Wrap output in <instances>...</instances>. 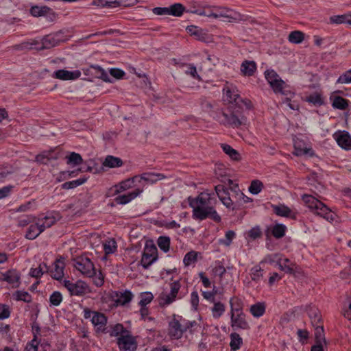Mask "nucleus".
<instances>
[{
  "label": "nucleus",
  "instance_id": "nucleus-20",
  "mask_svg": "<svg viewBox=\"0 0 351 351\" xmlns=\"http://www.w3.org/2000/svg\"><path fill=\"white\" fill-rule=\"evenodd\" d=\"M293 154L298 156H301L303 155L312 156L313 154V151L311 148L305 146L304 143L302 141L296 139L294 141Z\"/></svg>",
  "mask_w": 351,
  "mask_h": 351
},
{
  "label": "nucleus",
  "instance_id": "nucleus-46",
  "mask_svg": "<svg viewBox=\"0 0 351 351\" xmlns=\"http://www.w3.org/2000/svg\"><path fill=\"white\" fill-rule=\"evenodd\" d=\"M169 8V15L180 16L184 11V7L180 3H175Z\"/></svg>",
  "mask_w": 351,
  "mask_h": 351
},
{
  "label": "nucleus",
  "instance_id": "nucleus-56",
  "mask_svg": "<svg viewBox=\"0 0 351 351\" xmlns=\"http://www.w3.org/2000/svg\"><path fill=\"white\" fill-rule=\"evenodd\" d=\"M49 301L51 304L53 306H58L62 301V296L60 292L59 291H54L52 293V294L50 295Z\"/></svg>",
  "mask_w": 351,
  "mask_h": 351
},
{
  "label": "nucleus",
  "instance_id": "nucleus-14",
  "mask_svg": "<svg viewBox=\"0 0 351 351\" xmlns=\"http://www.w3.org/2000/svg\"><path fill=\"white\" fill-rule=\"evenodd\" d=\"M157 249L154 245L146 246L141 261V265L147 269L156 260Z\"/></svg>",
  "mask_w": 351,
  "mask_h": 351
},
{
  "label": "nucleus",
  "instance_id": "nucleus-26",
  "mask_svg": "<svg viewBox=\"0 0 351 351\" xmlns=\"http://www.w3.org/2000/svg\"><path fill=\"white\" fill-rule=\"evenodd\" d=\"M277 264L280 270L285 271L287 274H294V267L295 265L290 261L289 258H278Z\"/></svg>",
  "mask_w": 351,
  "mask_h": 351
},
{
  "label": "nucleus",
  "instance_id": "nucleus-52",
  "mask_svg": "<svg viewBox=\"0 0 351 351\" xmlns=\"http://www.w3.org/2000/svg\"><path fill=\"white\" fill-rule=\"evenodd\" d=\"M158 245L165 252L169 250L170 239L167 237H160L158 239Z\"/></svg>",
  "mask_w": 351,
  "mask_h": 351
},
{
  "label": "nucleus",
  "instance_id": "nucleus-57",
  "mask_svg": "<svg viewBox=\"0 0 351 351\" xmlns=\"http://www.w3.org/2000/svg\"><path fill=\"white\" fill-rule=\"evenodd\" d=\"M306 101L314 105H321L323 103L321 95L317 93L307 97Z\"/></svg>",
  "mask_w": 351,
  "mask_h": 351
},
{
  "label": "nucleus",
  "instance_id": "nucleus-60",
  "mask_svg": "<svg viewBox=\"0 0 351 351\" xmlns=\"http://www.w3.org/2000/svg\"><path fill=\"white\" fill-rule=\"evenodd\" d=\"M262 235V232L258 226L253 227L248 231V237L252 239L255 240L258 238H260Z\"/></svg>",
  "mask_w": 351,
  "mask_h": 351
},
{
  "label": "nucleus",
  "instance_id": "nucleus-30",
  "mask_svg": "<svg viewBox=\"0 0 351 351\" xmlns=\"http://www.w3.org/2000/svg\"><path fill=\"white\" fill-rule=\"evenodd\" d=\"M265 308L264 302H257L250 306V311L254 317H260L265 313Z\"/></svg>",
  "mask_w": 351,
  "mask_h": 351
},
{
  "label": "nucleus",
  "instance_id": "nucleus-58",
  "mask_svg": "<svg viewBox=\"0 0 351 351\" xmlns=\"http://www.w3.org/2000/svg\"><path fill=\"white\" fill-rule=\"evenodd\" d=\"M40 219H43V222L45 223V226L50 228L58 221V215H57V217H56L53 214H49L43 218Z\"/></svg>",
  "mask_w": 351,
  "mask_h": 351
},
{
  "label": "nucleus",
  "instance_id": "nucleus-41",
  "mask_svg": "<svg viewBox=\"0 0 351 351\" xmlns=\"http://www.w3.org/2000/svg\"><path fill=\"white\" fill-rule=\"evenodd\" d=\"M304 34L300 31L291 32L289 35V41L291 43L299 44L303 41Z\"/></svg>",
  "mask_w": 351,
  "mask_h": 351
},
{
  "label": "nucleus",
  "instance_id": "nucleus-40",
  "mask_svg": "<svg viewBox=\"0 0 351 351\" xmlns=\"http://www.w3.org/2000/svg\"><path fill=\"white\" fill-rule=\"evenodd\" d=\"M286 230L287 227L285 225L277 223L273 227L271 233L275 238L280 239L285 236Z\"/></svg>",
  "mask_w": 351,
  "mask_h": 351
},
{
  "label": "nucleus",
  "instance_id": "nucleus-43",
  "mask_svg": "<svg viewBox=\"0 0 351 351\" xmlns=\"http://www.w3.org/2000/svg\"><path fill=\"white\" fill-rule=\"evenodd\" d=\"M40 234V231H38V227L36 223L32 224L28 228L25 234V238L29 240L36 239Z\"/></svg>",
  "mask_w": 351,
  "mask_h": 351
},
{
  "label": "nucleus",
  "instance_id": "nucleus-4",
  "mask_svg": "<svg viewBox=\"0 0 351 351\" xmlns=\"http://www.w3.org/2000/svg\"><path fill=\"white\" fill-rule=\"evenodd\" d=\"M302 199L305 205L315 214L322 217L326 220H333L331 210L324 203L310 195H304Z\"/></svg>",
  "mask_w": 351,
  "mask_h": 351
},
{
  "label": "nucleus",
  "instance_id": "nucleus-7",
  "mask_svg": "<svg viewBox=\"0 0 351 351\" xmlns=\"http://www.w3.org/2000/svg\"><path fill=\"white\" fill-rule=\"evenodd\" d=\"M181 285L178 280L170 283V291H162L158 299L159 304L162 307L169 306L178 298V293Z\"/></svg>",
  "mask_w": 351,
  "mask_h": 351
},
{
  "label": "nucleus",
  "instance_id": "nucleus-13",
  "mask_svg": "<svg viewBox=\"0 0 351 351\" xmlns=\"http://www.w3.org/2000/svg\"><path fill=\"white\" fill-rule=\"evenodd\" d=\"M0 280L8 282L12 288H18L21 285V273L14 269L1 272Z\"/></svg>",
  "mask_w": 351,
  "mask_h": 351
},
{
  "label": "nucleus",
  "instance_id": "nucleus-22",
  "mask_svg": "<svg viewBox=\"0 0 351 351\" xmlns=\"http://www.w3.org/2000/svg\"><path fill=\"white\" fill-rule=\"evenodd\" d=\"M272 210L274 213L278 216L285 217H295V213L291 209L284 204L272 205Z\"/></svg>",
  "mask_w": 351,
  "mask_h": 351
},
{
  "label": "nucleus",
  "instance_id": "nucleus-16",
  "mask_svg": "<svg viewBox=\"0 0 351 351\" xmlns=\"http://www.w3.org/2000/svg\"><path fill=\"white\" fill-rule=\"evenodd\" d=\"M91 313L93 314L91 322L96 328V330L98 332H107L106 331V326L107 324V317L106 315L99 312H92Z\"/></svg>",
  "mask_w": 351,
  "mask_h": 351
},
{
  "label": "nucleus",
  "instance_id": "nucleus-48",
  "mask_svg": "<svg viewBox=\"0 0 351 351\" xmlns=\"http://www.w3.org/2000/svg\"><path fill=\"white\" fill-rule=\"evenodd\" d=\"M106 254L114 253L117 250V243L114 239H108L103 245Z\"/></svg>",
  "mask_w": 351,
  "mask_h": 351
},
{
  "label": "nucleus",
  "instance_id": "nucleus-37",
  "mask_svg": "<svg viewBox=\"0 0 351 351\" xmlns=\"http://www.w3.org/2000/svg\"><path fill=\"white\" fill-rule=\"evenodd\" d=\"M223 151L228 155L231 159L234 160H239L240 159L239 153L231 146L227 144H221V145Z\"/></svg>",
  "mask_w": 351,
  "mask_h": 351
},
{
  "label": "nucleus",
  "instance_id": "nucleus-29",
  "mask_svg": "<svg viewBox=\"0 0 351 351\" xmlns=\"http://www.w3.org/2000/svg\"><path fill=\"white\" fill-rule=\"evenodd\" d=\"M169 334L176 339L182 336V330L179 321L173 319L169 323Z\"/></svg>",
  "mask_w": 351,
  "mask_h": 351
},
{
  "label": "nucleus",
  "instance_id": "nucleus-44",
  "mask_svg": "<svg viewBox=\"0 0 351 351\" xmlns=\"http://www.w3.org/2000/svg\"><path fill=\"white\" fill-rule=\"evenodd\" d=\"M250 276L253 281L259 282L263 278V270L258 265L253 267L250 269Z\"/></svg>",
  "mask_w": 351,
  "mask_h": 351
},
{
  "label": "nucleus",
  "instance_id": "nucleus-45",
  "mask_svg": "<svg viewBox=\"0 0 351 351\" xmlns=\"http://www.w3.org/2000/svg\"><path fill=\"white\" fill-rule=\"evenodd\" d=\"M332 105L335 108L344 110L348 107V104L346 99L337 96L334 98Z\"/></svg>",
  "mask_w": 351,
  "mask_h": 351
},
{
  "label": "nucleus",
  "instance_id": "nucleus-51",
  "mask_svg": "<svg viewBox=\"0 0 351 351\" xmlns=\"http://www.w3.org/2000/svg\"><path fill=\"white\" fill-rule=\"evenodd\" d=\"M67 163L73 166L78 165L82 162V156L75 152H72L66 157Z\"/></svg>",
  "mask_w": 351,
  "mask_h": 351
},
{
  "label": "nucleus",
  "instance_id": "nucleus-38",
  "mask_svg": "<svg viewBox=\"0 0 351 351\" xmlns=\"http://www.w3.org/2000/svg\"><path fill=\"white\" fill-rule=\"evenodd\" d=\"M86 180H87V178L84 177V178H80L75 180L66 182L62 184V188L63 189H66V190L72 189L78 186L83 184L84 183H85L86 182Z\"/></svg>",
  "mask_w": 351,
  "mask_h": 351
},
{
  "label": "nucleus",
  "instance_id": "nucleus-62",
  "mask_svg": "<svg viewBox=\"0 0 351 351\" xmlns=\"http://www.w3.org/2000/svg\"><path fill=\"white\" fill-rule=\"evenodd\" d=\"M337 82L342 84L351 83V69L341 75Z\"/></svg>",
  "mask_w": 351,
  "mask_h": 351
},
{
  "label": "nucleus",
  "instance_id": "nucleus-17",
  "mask_svg": "<svg viewBox=\"0 0 351 351\" xmlns=\"http://www.w3.org/2000/svg\"><path fill=\"white\" fill-rule=\"evenodd\" d=\"M215 189L218 197L223 204L227 208H233V200L230 196L228 190L223 185H217L215 186Z\"/></svg>",
  "mask_w": 351,
  "mask_h": 351
},
{
  "label": "nucleus",
  "instance_id": "nucleus-49",
  "mask_svg": "<svg viewBox=\"0 0 351 351\" xmlns=\"http://www.w3.org/2000/svg\"><path fill=\"white\" fill-rule=\"evenodd\" d=\"M263 188V184L258 180H253L249 187V191L253 195L258 194Z\"/></svg>",
  "mask_w": 351,
  "mask_h": 351
},
{
  "label": "nucleus",
  "instance_id": "nucleus-55",
  "mask_svg": "<svg viewBox=\"0 0 351 351\" xmlns=\"http://www.w3.org/2000/svg\"><path fill=\"white\" fill-rule=\"evenodd\" d=\"M47 269V266L45 263L40 264L37 268H32L30 270L29 274L31 276L34 278L40 277L45 272V269Z\"/></svg>",
  "mask_w": 351,
  "mask_h": 351
},
{
  "label": "nucleus",
  "instance_id": "nucleus-10",
  "mask_svg": "<svg viewBox=\"0 0 351 351\" xmlns=\"http://www.w3.org/2000/svg\"><path fill=\"white\" fill-rule=\"evenodd\" d=\"M74 267L85 276L93 277L95 275L96 271L93 263L90 259L85 257L80 256L74 261Z\"/></svg>",
  "mask_w": 351,
  "mask_h": 351
},
{
  "label": "nucleus",
  "instance_id": "nucleus-11",
  "mask_svg": "<svg viewBox=\"0 0 351 351\" xmlns=\"http://www.w3.org/2000/svg\"><path fill=\"white\" fill-rule=\"evenodd\" d=\"M231 326L234 330H248L249 324L245 319V315L239 308H234L231 306Z\"/></svg>",
  "mask_w": 351,
  "mask_h": 351
},
{
  "label": "nucleus",
  "instance_id": "nucleus-50",
  "mask_svg": "<svg viewBox=\"0 0 351 351\" xmlns=\"http://www.w3.org/2000/svg\"><path fill=\"white\" fill-rule=\"evenodd\" d=\"M53 158H56V157L52 156V153L51 152H43L36 156V161L40 163L46 164L51 159Z\"/></svg>",
  "mask_w": 351,
  "mask_h": 351
},
{
  "label": "nucleus",
  "instance_id": "nucleus-33",
  "mask_svg": "<svg viewBox=\"0 0 351 351\" xmlns=\"http://www.w3.org/2000/svg\"><path fill=\"white\" fill-rule=\"evenodd\" d=\"M315 327V335L316 344H326V339L324 336V326L321 324L313 326Z\"/></svg>",
  "mask_w": 351,
  "mask_h": 351
},
{
  "label": "nucleus",
  "instance_id": "nucleus-25",
  "mask_svg": "<svg viewBox=\"0 0 351 351\" xmlns=\"http://www.w3.org/2000/svg\"><path fill=\"white\" fill-rule=\"evenodd\" d=\"M307 312L313 326L322 324L320 312L315 306H309L307 308Z\"/></svg>",
  "mask_w": 351,
  "mask_h": 351
},
{
  "label": "nucleus",
  "instance_id": "nucleus-2",
  "mask_svg": "<svg viewBox=\"0 0 351 351\" xmlns=\"http://www.w3.org/2000/svg\"><path fill=\"white\" fill-rule=\"evenodd\" d=\"M265 78L273 91L285 96H291L293 93L290 87L283 81L279 75L274 70H267L265 72Z\"/></svg>",
  "mask_w": 351,
  "mask_h": 351
},
{
  "label": "nucleus",
  "instance_id": "nucleus-28",
  "mask_svg": "<svg viewBox=\"0 0 351 351\" xmlns=\"http://www.w3.org/2000/svg\"><path fill=\"white\" fill-rule=\"evenodd\" d=\"M138 176H136L132 178L121 182L118 186H116V192L121 193L134 186V183L138 182Z\"/></svg>",
  "mask_w": 351,
  "mask_h": 351
},
{
  "label": "nucleus",
  "instance_id": "nucleus-59",
  "mask_svg": "<svg viewBox=\"0 0 351 351\" xmlns=\"http://www.w3.org/2000/svg\"><path fill=\"white\" fill-rule=\"evenodd\" d=\"M10 315V308L8 305L0 304V319H7Z\"/></svg>",
  "mask_w": 351,
  "mask_h": 351
},
{
  "label": "nucleus",
  "instance_id": "nucleus-24",
  "mask_svg": "<svg viewBox=\"0 0 351 351\" xmlns=\"http://www.w3.org/2000/svg\"><path fill=\"white\" fill-rule=\"evenodd\" d=\"M64 263L63 261L57 260L53 265V269L51 270V276L58 280L62 278L64 276Z\"/></svg>",
  "mask_w": 351,
  "mask_h": 351
},
{
  "label": "nucleus",
  "instance_id": "nucleus-21",
  "mask_svg": "<svg viewBox=\"0 0 351 351\" xmlns=\"http://www.w3.org/2000/svg\"><path fill=\"white\" fill-rule=\"evenodd\" d=\"M143 192V189H136L132 192H130L127 194L118 195L114 201L118 204H125L129 203L130 201L136 198L138 195Z\"/></svg>",
  "mask_w": 351,
  "mask_h": 351
},
{
  "label": "nucleus",
  "instance_id": "nucleus-12",
  "mask_svg": "<svg viewBox=\"0 0 351 351\" xmlns=\"http://www.w3.org/2000/svg\"><path fill=\"white\" fill-rule=\"evenodd\" d=\"M32 16L34 17L45 16L49 21H53L57 17L56 13L49 7L47 5L32 6L29 10Z\"/></svg>",
  "mask_w": 351,
  "mask_h": 351
},
{
  "label": "nucleus",
  "instance_id": "nucleus-36",
  "mask_svg": "<svg viewBox=\"0 0 351 351\" xmlns=\"http://www.w3.org/2000/svg\"><path fill=\"white\" fill-rule=\"evenodd\" d=\"M213 317L215 319L219 318L225 312V306L220 302H215L211 308Z\"/></svg>",
  "mask_w": 351,
  "mask_h": 351
},
{
  "label": "nucleus",
  "instance_id": "nucleus-9",
  "mask_svg": "<svg viewBox=\"0 0 351 351\" xmlns=\"http://www.w3.org/2000/svg\"><path fill=\"white\" fill-rule=\"evenodd\" d=\"M64 286L71 295L83 296L91 293L89 286L82 280L73 282L71 280H64Z\"/></svg>",
  "mask_w": 351,
  "mask_h": 351
},
{
  "label": "nucleus",
  "instance_id": "nucleus-61",
  "mask_svg": "<svg viewBox=\"0 0 351 351\" xmlns=\"http://www.w3.org/2000/svg\"><path fill=\"white\" fill-rule=\"evenodd\" d=\"M234 237H235V232L232 230H229V231L226 232V235H225V239L220 240V243L226 246H228L230 245V243H231L232 239L234 238Z\"/></svg>",
  "mask_w": 351,
  "mask_h": 351
},
{
  "label": "nucleus",
  "instance_id": "nucleus-31",
  "mask_svg": "<svg viewBox=\"0 0 351 351\" xmlns=\"http://www.w3.org/2000/svg\"><path fill=\"white\" fill-rule=\"evenodd\" d=\"M122 165L123 162L121 158L112 156H108L103 162L104 167L110 168L119 167Z\"/></svg>",
  "mask_w": 351,
  "mask_h": 351
},
{
  "label": "nucleus",
  "instance_id": "nucleus-42",
  "mask_svg": "<svg viewBox=\"0 0 351 351\" xmlns=\"http://www.w3.org/2000/svg\"><path fill=\"white\" fill-rule=\"evenodd\" d=\"M12 297L16 301H23L25 302H30L32 300L30 295L27 291H16L12 294Z\"/></svg>",
  "mask_w": 351,
  "mask_h": 351
},
{
  "label": "nucleus",
  "instance_id": "nucleus-47",
  "mask_svg": "<svg viewBox=\"0 0 351 351\" xmlns=\"http://www.w3.org/2000/svg\"><path fill=\"white\" fill-rule=\"evenodd\" d=\"M226 272V268L221 264V262L217 261L215 262V266L212 269V274L215 276H218L221 279L223 275H224Z\"/></svg>",
  "mask_w": 351,
  "mask_h": 351
},
{
  "label": "nucleus",
  "instance_id": "nucleus-34",
  "mask_svg": "<svg viewBox=\"0 0 351 351\" xmlns=\"http://www.w3.org/2000/svg\"><path fill=\"white\" fill-rule=\"evenodd\" d=\"M242 343V338L240 337L239 334L234 332L230 335V346L231 348V351H236L239 350Z\"/></svg>",
  "mask_w": 351,
  "mask_h": 351
},
{
  "label": "nucleus",
  "instance_id": "nucleus-8",
  "mask_svg": "<svg viewBox=\"0 0 351 351\" xmlns=\"http://www.w3.org/2000/svg\"><path fill=\"white\" fill-rule=\"evenodd\" d=\"M223 91L225 92V99L232 104L233 107L242 108V106H245L247 109L251 108V102L247 99H243L235 88L226 87L223 89Z\"/></svg>",
  "mask_w": 351,
  "mask_h": 351
},
{
  "label": "nucleus",
  "instance_id": "nucleus-5",
  "mask_svg": "<svg viewBox=\"0 0 351 351\" xmlns=\"http://www.w3.org/2000/svg\"><path fill=\"white\" fill-rule=\"evenodd\" d=\"M213 18L228 23H239L246 19L245 16L226 7L213 8Z\"/></svg>",
  "mask_w": 351,
  "mask_h": 351
},
{
  "label": "nucleus",
  "instance_id": "nucleus-18",
  "mask_svg": "<svg viewBox=\"0 0 351 351\" xmlns=\"http://www.w3.org/2000/svg\"><path fill=\"white\" fill-rule=\"evenodd\" d=\"M81 72L79 70L70 71L64 69H60L55 71L53 77L62 80H73L80 77Z\"/></svg>",
  "mask_w": 351,
  "mask_h": 351
},
{
  "label": "nucleus",
  "instance_id": "nucleus-54",
  "mask_svg": "<svg viewBox=\"0 0 351 351\" xmlns=\"http://www.w3.org/2000/svg\"><path fill=\"white\" fill-rule=\"evenodd\" d=\"M154 298L153 294L151 292H144L140 294L139 305L145 306L149 304Z\"/></svg>",
  "mask_w": 351,
  "mask_h": 351
},
{
  "label": "nucleus",
  "instance_id": "nucleus-32",
  "mask_svg": "<svg viewBox=\"0 0 351 351\" xmlns=\"http://www.w3.org/2000/svg\"><path fill=\"white\" fill-rule=\"evenodd\" d=\"M132 297V295L130 291H125L124 293H120V294L117 293V298L114 299V302L117 306L125 305L130 302Z\"/></svg>",
  "mask_w": 351,
  "mask_h": 351
},
{
  "label": "nucleus",
  "instance_id": "nucleus-63",
  "mask_svg": "<svg viewBox=\"0 0 351 351\" xmlns=\"http://www.w3.org/2000/svg\"><path fill=\"white\" fill-rule=\"evenodd\" d=\"M14 173L12 168H0V182H3L10 175Z\"/></svg>",
  "mask_w": 351,
  "mask_h": 351
},
{
  "label": "nucleus",
  "instance_id": "nucleus-15",
  "mask_svg": "<svg viewBox=\"0 0 351 351\" xmlns=\"http://www.w3.org/2000/svg\"><path fill=\"white\" fill-rule=\"evenodd\" d=\"M117 344L121 351H135L136 348V341L130 333L119 337Z\"/></svg>",
  "mask_w": 351,
  "mask_h": 351
},
{
  "label": "nucleus",
  "instance_id": "nucleus-23",
  "mask_svg": "<svg viewBox=\"0 0 351 351\" xmlns=\"http://www.w3.org/2000/svg\"><path fill=\"white\" fill-rule=\"evenodd\" d=\"M166 178V176L162 173H145L141 176H138V182L141 183L142 180L148 183H154L158 180Z\"/></svg>",
  "mask_w": 351,
  "mask_h": 351
},
{
  "label": "nucleus",
  "instance_id": "nucleus-1",
  "mask_svg": "<svg viewBox=\"0 0 351 351\" xmlns=\"http://www.w3.org/2000/svg\"><path fill=\"white\" fill-rule=\"evenodd\" d=\"M190 206L193 208V217L200 221L210 218L216 222L221 221L220 216L214 208L215 199L206 192L201 193L197 197L188 198Z\"/></svg>",
  "mask_w": 351,
  "mask_h": 351
},
{
  "label": "nucleus",
  "instance_id": "nucleus-27",
  "mask_svg": "<svg viewBox=\"0 0 351 351\" xmlns=\"http://www.w3.org/2000/svg\"><path fill=\"white\" fill-rule=\"evenodd\" d=\"M256 69V63L254 61H244L241 66V71L244 75L252 76Z\"/></svg>",
  "mask_w": 351,
  "mask_h": 351
},
{
  "label": "nucleus",
  "instance_id": "nucleus-35",
  "mask_svg": "<svg viewBox=\"0 0 351 351\" xmlns=\"http://www.w3.org/2000/svg\"><path fill=\"white\" fill-rule=\"evenodd\" d=\"M106 332H108V331ZM109 333L111 337H117L119 335L122 337L123 335H128L130 332L123 326L122 324H117L112 327Z\"/></svg>",
  "mask_w": 351,
  "mask_h": 351
},
{
  "label": "nucleus",
  "instance_id": "nucleus-64",
  "mask_svg": "<svg viewBox=\"0 0 351 351\" xmlns=\"http://www.w3.org/2000/svg\"><path fill=\"white\" fill-rule=\"evenodd\" d=\"M39 343L37 341L36 336L34 338L27 344L25 351H38V346Z\"/></svg>",
  "mask_w": 351,
  "mask_h": 351
},
{
  "label": "nucleus",
  "instance_id": "nucleus-6",
  "mask_svg": "<svg viewBox=\"0 0 351 351\" xmlns=\"http://www.w3.org/2000/svg\"><path fill=\"white\" fill-rule=\"evenodd\" d=\"M60 34H57V40L54 38V36L51 35H48L45 36L42 39V43L40 46L34 47L38 44V42L36 40H33L31 42H25L15 47V49L17 50H23V49H36V50H42L44 49H49L56 45H58L60 42Z\"/></svg>",
  "mask_w": 351,
  "mask_h": 351
},
{
  "label": "nucleus",
  "instance_id": "nucleus-19",
  "mask_svg": "<svg viewBox=\"0 0 351 351\" xmlns=\"http://www.w3.org/2000/svg\"><path fill=\"white\" fill-rule=\"evenodd\" d=\"M334 138L337 144L345 149H351V136L346 131L338 132L334 134Z\"/></svg>",
  "mask_w": 351,
  "mask_h": 351
},
{
  "label": "nucleus",
  "instance_id": "nucleus-3",
  "mask_svg": "<svg viewBox=\"0 0 351 351\" xmlns=\"http://www.w3.org/2000/svg\"><path fill=\"white\" fill-rule=\"evenodd\" d=\"M231 108L232 110L230 113L222 112L219 117L220 123L224 125H228L234 128L246 125L247 118L240 110L241 108H239V106H232Z\"/></svg>",
  "mask_w": 351,
  "mask_h": 351
},
{
  "label": "nucleus",
  "instance_id": "nucleus-53",
  "mask_svg": "<svg viewBox=\"0 0 351 351\" xmlns=\"http://www.w3.org/2000/svg\"><path fill=\"white\" fill-rule=\"evenodd\" d=\"M198 253L194 251H191L188 252L184 257L183 262L185 265L189 266L194 263H195L197 260Z\"/></svg>",
  "mask_w": 351,
  "mask_h": 351
},
{
  "label": "nucleus",
  "instance_id": "nucleus-39",
  "mask_svg": "<svg viewBox=\"0 0 351 351\" xmlns=\"http://www.w3.org/2000/svg\"><path fill=\"white\" fill-rule=\"evenodd\" d=\"M93 4L102 8H117L120 6V2L115 1H106V0H93Z\"/></svg>",
  "mask_w": 351,
  "mask_h": 351
}]
</instances>
